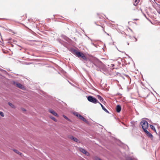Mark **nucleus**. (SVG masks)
Returning <instances> with one entry per match:
<instances>
[{"label": "nucleus", "instance_id": "nucleus-5", "mask_svg": "<svg viewBox=\"0 0 160 160\" xmlns=\"http://www.w3.org/2000/svg\"><path fill=\"white\" fill-rule=\"evenodd\" d=\"M144 132L146 133L148 137L152 139L153 138V136L151 133H150L148 130H145V131H144Z\"/></svg>", "mask_w": 160, "mask_h": 160}, {"label": "nucleus", "instance_id": "nucleus-27", "mask_svg": "<svg viewBox=\"0 0 160 160\" xmlns=\"http://www.w3.org/2000/svg\"><path fill=\"white\" fill-rule=\"evenodd\" d=\"M140 0H138V2H139V1H140Z\"/></svg>", "mask_w": 160, "mask_h": 160}, {"label": "nucleus", "instance_id": "nucleus-17", "mask_svg": "<svg viewBox=\"0 0 160 160\" xmlns=\"http://www.w3.org/2000/svg\"><path fill=\"white\" fill-rule=\"evenodd\" d=\"M63 117L65 118L66 119V120H67L68 121H70V119L69 118H68L67 117H66V116L64 115H63Z\"/></svg>", "mask_w": 160, "mask_h": 160}, {"label": "nucleus", "instance_id": "nucleus-9", "mask_svg": "<svg viewBox=\"0 0 160 160\" xmlns=\"http://www.w3.org/2000/svg\"><path fill=\"white\" fill-rule=\"evenodd\" d=\"M80 119L82 120L83 121H84L85 122H87V120L82 116L81 115H79V118Z\"/></svg>", "mask_w": 160, "mask_h": 160}, {"label": "nucleus", "instance_id": "nucleus-1", "mask_svg": "<svg viewBox=\"0 0 160 160\" xmlns=\"http://www.w3.org/2000/svg\"><path fill=\"white\" fill-rule=\"evenodd\" d=\"M72 52L74 55H76L77 57H81L84 60H87V58L82 53L78 51L77 50L73 49L72 50Z\"/></svg>", "mask_w": 160, "mask_h": 160}, {"label": "nucleus", "instance_id": "nucleus-16", "mask_svg": "<svg viewBox=\"0 0 160 160\" xmlns=\"http://www.w3.org/2000/svg\"><path fill=\"white\" fill-rule=\"evenodd\" d=\"M49 117L54 121L55 122L57 121V120L55 119V118L54 117L51 116H50Z\"/></svg>", "mask_w": 160, "mask_h": 160}, {"label": "nucleus", "instance_id": "nucleus-26", "mask_svg": "<svg viewBox=\"0 0 160 160\" xmlns=\"http://www.w3.org/2000/svg\"><path fill=\"white\" fill-rule=\"evenodd\" d=\"M80 160H85V159H83V158H82L81 159H80Z\"/></svg>", "mask_w": 160, "mask_h": 160}, {"label": "nucleus", "instance_id": "nucleus-15", "mask_svg": "<svg viewBox=\"0 0 160 160\" xmlns=\"http://www.w3.org/2000/svg\"><path fill=\"white\" fill-rule=\"evenodd\" d=\"M102 108L106 112L109 113L108 111L104 106H102Z\"/></svg>", "mask_w": 160, "mask_h": 160}, {"label": "nucleus", "instance_id": "nucleus-20", "mask_svg": "<svg viewBox=\"0 0 160 160\" xmlns=\"http://www.w3.org/2000/svg\"><path fill=\"white\" fill-rule=\"evenodd\" d=\"M136 2H135H135L133 4V5H134L135 6H136L138 4V2L137 3H136Z\"/></svg>", "mask_w": 160, "mask_h": 160}, {"label": "nucleus", "instance_id": "nucleus-28", "mask_svg": "<svg viewBox=\"0 0 160 160\" xmlns=\"http://www.w3.org/2000/svg\"><path fill=\"white\" fill-rule=\"evenodd\" d=\"M138 0H135V2H136Z\"/></svg>", "mask_w": 160, "mask_h": 160}, {"label": "nucleus", "instance_id": "nucleus-19", "mask_svg": "<svg viewBox=\"0 0 160 160\" xmlns=\"http://www.w3.org/2000/svg\"><path fill=\"white\" fill-rule=\"evenodd\" d=\"M0 115L2 117H4V116L3 113L2 112H0Z\"/></svg>", "mask_w": 160, "mask_h": 160}, {"label": "nucleus", "instance_id": "nucleus-7", "mask_svg": "<svg viewBox=\"0 0 160 160\" xmlns=\"http://www.w3.org/2000/svg\"><path fill=\"white\" fill-rule=\"evenodd\" d=\"M121 107L119 105H117L116 108V110L118 112H119L121 110Z\"/></svg>", "mask_w": 160, "mask_h": 160}, {"label": "nucleus", "instance_id": "nucleus-31", "mask_svg": "<svg viewBox=\"0 0 160 160\" xmlns=\"http://www.w3.org/2000/svg\"><path fill=\"white\" fill-rule=\"evenodd\" d=\"M89 62L90 63H91V62L90 61H89Z\"/></svg>", "mask_w": 160, "mask_h": 160}, {"label": "nucleus", "instance_id": "nucleus-18", "mask_svg": "<svg viewBox=\"0 0 160 160\" xmlns=\"http://www.w3.org/2000/svg\"><path fill=\"white\" fill-rule=\"evenodd\" d=\"M14 151L15 152H16V153H18L19 154H20V155L21 154V153L20 152H19L17 150H14Z\"/></svg>", "mask_w": 160, "mask_h": 160}, {"label": "nucleus", "instance_id": "nucleus-25", "mask_svg": "<svg viewBox=\"0 0 160 160\" xmlns=\"http://www.w3.org/2000/svg\"><path fill=\"white\" fill-rule=\"evenodd\" d=\"M22 111H26V110L25 109H24V108H23L22 109Z\"/></svg>", "mask_w": 160, "mask_h": 160}, {"label": "nucleus", "instance_id": "nucleus-13", "mask_svg": "<svg viewBox=\"0 0 160 160\" xmlns=\"http://www.w3.org/2000/svg\"><path fill=\"white\" fill-rule=\"evenodd\" d=\"M8 104L12 108H15V106L14 105L12 104L11 103L9 102H8Z\"/></svg>", "mask_w": 160, "mask_h": 160}, {"label": "nucleus", "instance_id": "nucleus-21", "mask_svg": "<svg viewBox=\"0 0 160 160\" xmlns=\"http://www.w3.org/2000/svg\"><path fill=\"white\" fill-rule=\"evenodd\" d=\"M114 66V64H111L110 66L111 67H113Z\"/></svg>", "mask_w": 160, "mask_h": 160}, {"label": "nucleus", "instance_id": "nucleus-24", "mask_svg": "<svg viewBox=\"0 0 160 160\" xmlns=\"http://www.w3.org/2000/svg\"><path fill=\"white\" fill-rule=\"evenodd\" d=\"M98 103L101 106L102 108V106H103V105L101 103H100L99 102Z\"/></svg>", "mask_w": 160, "mask_h": 160}, {"label": "nucleus", "instance_id": "nucleus-2", "mask_svg": "<svg viewBox=\"0 0 160 160\" xmlns=\"http://www.w3.org/2000/svg\"><path fill=\"white\" fill-rule=\"evenodd\" d=\"M141 124L144 131L147 130L148 128V123L147 121L144 120L142 121L141 122Z\"/></svg>", "mask_w": 160, "mask_h": 160}, {"label": "nucleus", "instance_id": "nucleus-4", "mask_svg": "<svg viewBox=\"0 0 160 160\" xmlns=\"http://www.w3.org/2000/svg\"><path fill=\"white\" fill-rule=\"evenodd\" d=\"M13 84L16 86L18 88H21V89H23L24 88L23 86L20 83H18L17 82H16L15 81L12 82Z\"/></svg>", "mask_w": 160, "mask_h": 160}, {"label": "nucleus", "instance_id": "nucleus-22", "mask_svg": "<svg viewBox=\"0 0 160 160\" xmlns=\"http://www.w3.org/2000/svg\"><path fill=\"white\" fill-rule=\"evenodd\" d=\"M91 44L93 45L95 47H96V45L94 44V43H92Z\"/></svg>", "mask_w": 160, "mask_h": 160}, {"label": "nucleus", "instance_id": "nucleus-30", "mask_svg": "<svg viewBox=\"0 0 160 160\" xmlns=\"http://www.w3.org/2000/svg\"><path fill=\"white\" fill-rule=\"evenodd\" d=\"M88 38L89 39H90L91 40V39H90V38H89V37H88Z\"/></svg>", "mask_w": 160, "mask_h": 160}, {"label": "nucleus", "instance_id": "nucleus-6", "mask_svg": "<svg viewBox=\"0 0 160 160\" xmlns=\"http://www.w3.org/2000/svg\"><path fill=\"white\" fill-rule=\"evenodd\" d=\"M49 112L50 113L53 115L54 116L57 117L58 116V114L55 112L53 110H49Z\"/></svg>", "mask_w": 160, "mask_h": 160}, {"label": "nucleus", "instance_id": "nucleus-23", "mask_svg": "<svg viewBox=\"0 0 160 160\" xmlns=\"http://www.w3.org/2000/svg\"><path fill=\"white\" fill-rule=\"evenodd\" d=\"M98 103L101 106L102 108V106H103V105L101 103H100L99 102Z\"/></svg>", "mask_w": 160, "mask_h": 160}, {"label": "nucleus", "instance_id": "nucleus-12", "mask_svg": "<svg viewBox=\"0 0 160 160\" xmlns=\"http://www.w3.org/2000/svg\"><path fill=\"white\" fill-rule=\"evenodd\" d=\"M71 139L74 141L78 142V140L76 138H74V137L72 136L70 138Z\"/></svg>", "mask_w": 160, "mask_h": 160}, {"label": "nucleus", "instance_id": "nucleus-10", "mask_svg": "<svg viewBox=\"0 0 160 160\" xmlns=\"http://www.w3.org/2000/svg\"><path fill=\"white\" fill-rule=\"evenodd\" d=\"M150 127L154 131V132H155L157 134H158L154 126L152 125H150Z\"/></svg>", "mask_w": 160, "mask_h": 160}, {"label": "nucleus", "instance_id": "nucleus-8", "mask_svg": "<svg viewBox=\"0 0 160 160\" xmlns=\"http://www.w3.org/2000/svg\"><path fill=\"white\" fill-rule=\"evenodd\" d=\"M79 150L81 152H82L83 153L86 154L88 152L86 150H85L84 149L82 148H80L79 149Z\"/></svg>", "mask_w": 160, "mask_h": 160}, {"label": "nucleus", "instance_id": "nucleus-11", "mask_svg": "<svg viewBox=\"0 0 160 160\" xmlns=\"http://www.w3.org/2000/svg\"><path fill=\"white\" fill-rule=\"evenodd\" d=\"M97 98H98L100 100V101L101 102H102L103 101V98L100 96V95H98L97 96Z\"/></svg>", "mask_w": 160, "mask_h": 160}, {"label": "nucleus", "instance_id": "nucleus-14", "mask_svg": "<svg viewBox=\"0 0 160 160\" xmlns=\"http://www.w3.org/2000/svg\"><path fill=\"white\" fill-rule=\"evenodd\" d=\"M73 114L75 115L77 117H78L79 118V115H80L78 113V112H73Z\"/></svg>", "mask_w": 160, "mask_h": 160}, {"label": "nucleus", "instance_id": "nucleus-29", "mask_svg": "<svg viewBox=\"0 0 160 160\" xmlns=\"http://www.w3.org/2000/svg\"><path fill=\"white\" fill-rule=\"evenodd\" d=\"M128 45H129V43L128 42Z\"/></svg>", "mask_w": 160, "mask_h": 160}, {"label": "nucleus", "instance_id": "nucleus-3", "mask_svg": "<svg viewBox=\"0 0 160 160\" xmlns=\"http://www.w3.org/2000/svg\"><path fill=\"white\" fill-rule=\"evenodd\" d=\"M88 100L90 102H92L94 103H96L97 102H99L95 98L91 96H88Z\"/></svg>", "mask_w": 160, "mask_h": 160}]
</instances>
